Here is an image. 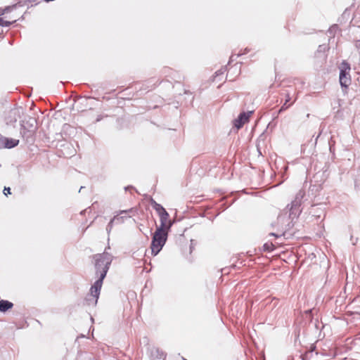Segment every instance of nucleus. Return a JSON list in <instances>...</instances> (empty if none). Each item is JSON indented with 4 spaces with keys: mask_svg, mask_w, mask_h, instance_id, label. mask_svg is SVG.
I'll use <instances>...</instances> for the list:
<instances>
[{
    "mask_svg": "<svg viewBox=\"0 0 360 360\" xmlns=\"http://www.w3.org/2000/svg\"><path fill=\"white\" fill-rule=\"evenodd\" d=\"M165 354L163 352L160 350L158 348H153L150 350V359L151 360H161L165 359Z\"/></svg>",
    "mask_w": 360,
    "mask_h": 360,
    "instance_id": "obj_9",
    "label": "nucleus"
},
{
    "mask_svg": "<svg viewBox=\"0 0 360 360\" xmlns=\"http://www.w3.org/2000/svg\"><path fill=\"white\" fill-rule=\"evenodd\" d=\"M107 249H110V246L105 248L103 254H98L94 256L95 268L96 274H99V278L91 285L90 293L86 298V301L89 305L96 304L103 285V281L112 261V256L106 252Z\"/></svg>",
    "mask_w": 360,
    "mask_h": 360,
    "instance_id": "obj_1",
    "label": "nucleus"
},
{
    "mask_svg": "<svg viewBox=\"0 0 360 360\" xmlns=\"http://www.w3.org/2000/svg\"><path fill=\"white\" fill-rule=\"evenodd\" d=\"M238 68H239V67H238V65L237 64L231 68V69L233 70H238Z\"/></svg>",
    "mask_w": 360,
    "mask_h": 360,
    "instance_id": "obj_22",
    "label": "nucleus"
},
{
    "mask_svg": "<svg viewBox=\"0 0 360 360\" xmlns=\"http://www.w3.org/2000/svg\"><path fill=\"white\" fill-rule=\"evenodd\" d=\"M224 72H225V69H224V68L220 69L219 70H218L215 72V75H216L215 77H217L219 75H224Z\"/></svg>",
    "mask_w": 360,
    "mask_h": 360,
    "instance_id": "obj_19",
    "label": "nucleus"
},
{
    "mask_svg": "<svg viewBox=\"0 0 360 360\" xmlns=\"http://www.w3.org/2000/svg\"><path fill=\"white\" fill-rule=\"evenodd\" d=\"M168 236V231L156 229L152 238L151 252L153 255H157L165 245Z\"/></svg>",
    "mask_w": 360,
    "mask_h": 360,
    "instance_id": "obj_2",
    "label": "nucleus"
},
{
    "mask_svg": "<svg viewBox=\"0 0 360 360\" xmlns=\"http://www.w3.org/2000/svg\"><path fill=\"white\" fill-rule=\"evenodd\" d=\"M290 218L287 217L285 214L278 215L276 221L271 224V226L277 231L276 233H270L269 235L278 238L284 235L286 230L290 229Z\"/></svg>",
    "mask_w": 360,
    "mask_h": 360,
    "instance_id": "obj_3",
    "label": "nucleus"
},
{
    "mask_svg": "<svg viewBox=\"0 0 360 360\" xmlns=\"http://www.w3.org/2000/svg\"><path fill=\"white\" fill-rule=\"evenodd\" d=\"M19 141L14 139L4 138V147L7 148H12L18 146Z\"/></svg>",
    "mask_w": 360,
    "mask_h": 360,
    "instance_id": "obj_10",
    "label": "nucleus"
},
{
    "mask_svg": "<svg viewBox=\"0 0 360 360\" xmlns=\"http://www.w3.org/2000/svg\"><path fill=\"white\" fill-rule=\"evenodd\" d=\"M287 169H288V167H287V166H285V171H286Z\"/></svg>",
    "mask_w": 360,
    "mask_h": 360,
    "instance_id": "obj_24",
    "label": "nucleus"
},
{
    "mask_svg": "<svg viewBox=\"0 0 360 360\" xmlns=\"http://www.w3.org/2000/svg\"><path fill=\"white\" fill-rule=\"evenodd\" d=\"M264 249L267 251H271L274 250V245L272 243H265L264 245Z\"/></svg>",
    "mask_w": 360,
    "mask_h": 360,
    "instance_id": "obj_17",
    "label": "nucleus"
},
{
    "mask_svg": "<svg viewBox=\"0 0 360 360\" xmlns=\"http://www.w3.org/2000/svg\"><path fill=\"white\" fill-rule=\"evenodd\" d=\"M13 306V303L9 301L4 300H0V311L5 312L9 309H11Z\"/></svg>",
    "mask_w": 360,
    "mask_h": 360,
    "instance_id": "obj_11",
    "label": "nucleus"
},
{
    "mask_svg": "<svg viewBox=\"0 0 360 360\" xmlns=\"http://www.w3.org/2000/svg\"><path fill=\"white\" fill-rule=\"evenodd\" d=\"M21 112L22 108H20L11 109L6 117L7 124H13L16 122L17 120L20 117Z\"/></svg>",
    "mask_w": 360,
    "mask_h": 360,
    "instance_id": "obj_6",
    "label": "nucleus"
},
{
    "mask_svg": "<svg viewBox=\"0 0 360 360\" xmlns=\"http://www.w3.org/2000/svg\"><path fill=\"white\" fill-rule=\"evenodd\" d=\"M11 188L9 187H5L4 189V193L5 195H8V194H11Z\"/></svg>",
    "mask_w": 360,
    "mask_h": 360,
    "instance_id": "obj_20",
    "label": "nucleus"
},
{
    "mask_svg": "<svg viewBox=\"0 0 360 360\" xmlns=\"http://www.w3.org/2000/svg\"><path fill=\"white\" fill-rule=\"evenodd\" d=\"M305 193L302 190H300L296 195L295 199L290 203V207L289 210V218L293 219L294 218H297L300 214L301 213V210L300 209L302 198H304Z\"/></svg>",
    "mask_w": 360,
    "mask_h": 360,
    "instance_id": "obj_4",
    "label": "nucleus"
},
{
    "mask_svg": "<svg viewBox=\"0 0 360 360\" xmlns=\"http://www.w3.org/2000/svg\"><path fill=\"white\" fill-rule=\"evenodd\" d=\"M11 23V22L4 20L3 18H0V26L8 27Z\"/></svg>",
    "mask_w": 360,
    "mask_h": 360,
    "instance_id": "obj_16",
    "label": "nucleus"
},
{
    "mask_svg": "<svg viewBox=\"0 0 360 360\" xmlns=\"http://www.w3.org/2000/svg\"><path fill=\"white\" fill-rule=\"evenodd\" d=\"M252 113V111H249L248 112H242L239 115L238 117L234 121V126L237 129L241 128L245 123L248 122L249 120V117L250 115Z\"/></svg>",
    "mask_w": 360,
    "mask_h": 360,
    "instance_id": "obj_8",
    "label": "nucleus"
},
{
    "mask_svg": "<svg viewBox=\"0 0 360 360\" xmlns=\"http://www.w3.org/2000/svg\"><path fill=\"white\" fill-rule=\"evenodd\" d=\"M290 100H291V97H290V94H289V93H287V94H285V103H284V104L281 106V109H280L279 112H281V111L285 110L286 109H288V108L292 105V103H291V104H289V105H287V103H288V102H290Z\"/></svg>",
    "mask_w": 360,
    "mask_h": 360,
    "instance_id": "obj_13",
    "label": "nucleus"
},
{
    "mask_svg": "<svg viewBox=\"0 0 360 360\" xmlns=\"http://www.w3.org/2000/svg\"><path fill=\"white\" fill-rule=\"evenodd\" d=\"M15 5H13L12 6H7L4 8H0V15H4L6 13H8L13 10L14 8H15Z\"/></svg>",
    "mask_w": 360,
    "mask_h": 360,
    "instance_id": "obj_15",
    "label": "nucleus"
},
{
    "mask_svg": "<svg viewBox=\"0 0 360 360\" xmlns=\"http://www.w3.org/2000/svg\"><path fill=\"white\" fill-rule=\"evenodd\" d=\"M338 26L336 25L332 26L329 30L330 32H334L336 30H338Z\"/></svg>",
    "mask_w": 360,
    "mask_h": 360,
    "instance_id": "obj_21",
    "label": "nucleus"
},
{
    "mask_svg": "<svg viewBox=\"0 0 360 360\" xmlns=\"http://www.w3.org/2000/svg\"><path fill=\"white\" fill-rule=\"evenodd\" d=\"M152 205L153 208L155 210V211L158 212L159 215L167 212L161 205L157 203L155 201L152 203Z\"/></svg>",
    "mask_w": 360,
    "mask_h": 360,
    "instance_id": "obj_12",
    "label": "nucleus"
},
{
    "mask_svg": "<svg viewBox=\"0 0 360 360\" xmlns=\"http://www.w3.org/2000/svg\"><path fill=\"white\" fill-rule=\"evenodd\" d=\"M355 46L358 49H360V41H356Z\"/></svg>",
    "mask_w": 360,
    "mask_h": 360,
    "instance_id": "obj_23",
    "label": "nucleus"
},
{
    "mask_svg": "<svg viewBox=\"0 0 360 360\" xmlns=\"http://www.w3.org/2000/svg\"><path fill=\"white\" fill-rule=\"evenodd\" d=\"M339 69V80L340 85L342 87L347 88L351 84V77L349 74L351 70L350 65L344 60L340 65Z\"/></svg>",
    "mask_w": 360,
    "mask_h": 360,
    "instance_id": "obj_5",
    "label": "nucleus"
},
{
    "mask_svg": "<svg viewBox=\"0 0 360 360\" xmlns=\"http://www.w3.org/2000/svg\"><path fill=\"white\" fill-rule=\"evenodd\" d=\"M160 219V225L157 229H161L162 230H165L169 231L171 229L173 223L171 220L169 219V214L167 212L161 214L159 215Z\"/></svg>",
    "mask_w": 360,
    "mask_h": 360,
    "instance_id": "obj_7",
    "label": "nucleus"
},
{
    "mask_svg": "<svg viewBox=\"0 0 360 360\" xmlns=\"http://www.w3.org/2000/svg\"><path fill=\"white\" fill-rule=\"evenodd\" d=\"M328 49V46L325 44H323V45H320L319 46V49H318V51L317 52L318 53H320V52H325L326 50Z\"/></svg>",
    "mask_w": 360,
    "mask_h": 360,
    "instance_id": "obj_18",
    "label": "nucleus"
},
{
    "mask_svg": "<svg viewBox=\"0 0 360 360\" xmlns=\"http://www.w3.org/2000/svg\"><path fill=\"white\" fill-rule=\"evenodd\" d=\"M122 217H114V218L110 220V221L108 223V224L106 227L107 232L108 233L110 232L111 229H112L113 223L115 221H122Z\"/></svg>",
    "mask_w": 360,
    "mask_h": 360,
    "instance_id": "obj_14",
    "label": "nucleus"
}]
</instances>
